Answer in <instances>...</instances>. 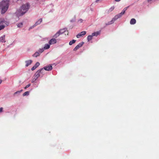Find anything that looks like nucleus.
Masks as SVG:
<instances>
[{
	"label": "nucleus",
	"instance_id": "obj_20",
	"mask_svg": "<svg viewBox=\"0 0 159 159\" xmlns=\"http://www.w3.org/2000/svg\"><path fill=\"white\" fill-rule=\"evenodd\" d=\"M23 25V24L22 23H20L18 24L17 25V26L18 27H22Z\"/></svg>",
	"mask_w": 159,
	"mask_h": 159
},
{
	"label": "nucleus",
	"instance_id": "obj_33",
	"mask_svg": "<svg viewBox=\"0 0 159 159\" xmlns=\"http://www.w3.org/2000/svg\"><path fill=\"white\" fill-rule=\"evenodd\" d=\"M87 39L88 41H89V35L88 36Z\"/></svg>",
	"mask_w": 159,
	"mask_h": 159
},
{
	"label": "nucleus",
	"instance_id": "obj_5",
	"mask_svg": "<svg viewBox=\"0 0 159 159\" xmlns=\"http://www.w3.org/2000/svg\"><path fill=\"white\" fill-rule=\"evenodd\" d=\"M86 33V32L85 31H83L76 35V37L78 38H80L81 37H83L84 35Z\"/></svg>",
	"mask_w": 159,
	"mask_h": 159
},
{
	"label": "nucleus",
	"instance_id": "obj_8",
	"mask_svg": "<svg viewBox=\"0 0 159 159\" xmlns=\"http://www.w3.org/2000/svg\"><path fill=\"white\" fill-rule=\"evenodd\" d=\"M44 70L47 71H50L52 69V66L51 65H50L48 66H45L43 67Z\"/></svg>",
	"mask_w": 159,
	"mask_h": 159
},
{
	"label": "nucleus",
	"instance_id": "obj_15",
	"mask_svg": "<svg viewBox=\"0 0 159 159\" xmlns=\"http://www.w3.org/2000/svg\"><path fill=\"white\" fill-rule=\"evenodd\" d=\"M50 45L48 44H45L44 47V49H47L49 48L50 47Z\"/></svg>",
	"mask_w": 159,
	"mask_h": 159
},
{
	"label": "nucleus",
	"instance_id": "obj_16",
	"mask_svg": "<svg viewBox=\"0 0 159 159\" xmlns=\"http://www.w3.org/2000/svg\"><path fill=\"white\" fill-rule=\"evenodd\" d=\"M60 35V34L58 31L54 35L53 37L55 38H57Z\"/></svg>",
	"mask_w": 159,
	"mask_h": 159
},
{
	"label": "nucleus",
	"instance_id": "obj_12",
	"mask_svg": "<svg viewBox=\"0 0 159 159\" xmlns=\"http://www.w3.org/2000/svg\"><path fill=\"white\" fill-rule=\"evenodd\" d=\"M67 30V29L66 28H64L63 29H61L58 31L59 33L60 34H62L63 33H65L66 30Z\"/></svg>",
	"mask_w": 159,
	"mask_h": 159
},
{
	"label": "nucleus",
	"instance_id": "obj_30",
	"mask_svg": "<svg viewBox=\"0 0 159 159\" xmlns=\"http://www.w3.org/2000/svg\"><path fill=\"white\" fill-rule=\"evenodd\" d=\"M129 7V6H128L127 7H125L124 9V10H125V11L127 10V9Z\"/></svg>",
	"mask_w": 159,
	"mask_h": 159
},
{
	"label": "nucleus",
	"instance_id": "obj_22",
	"mask_svg": "<svg viewBox=\"0 0 159 159\" xmlns=\"http://www.w3.org/2000/svg\"><path fill=\"white\" fill-rule=\"evenodd\" d=\"M83 20L82 19H80L78 21V23H80L83 22Z\"/></svg>",
	"mask_w": 159,
	"mask_h": 159
},
{
	"label": "nucleus",
	"instance_id": "obj_32",
	"mask_svg": "<svg viewBox=\"0 0 159 159\" xmlns=\"http://www.w3.org/2000/svg\"><path fill=\"white\" fill-rule=\"evenodd\" d=\"M2 110H3V108L2 107H1L0 108V112H2Z\"/></svg>",
	"mask_w": 159,
	"mask_h": 159
},
{
	"label": "nucleus",
	"instance_id": "obj_1",
	"mask_svg": "<svg viewBox=\"0 0 159 159\" xmlns=\"http://www.w3.org/2000/svg\"><path fill=\"white\" fill-rule=\"evenodd\" d=\"M10 0H3L0 2V8L1 9V13L3 14L7 11L9 4Z\"/></svg>",
	"mask_w": 159,
	"mask_h": 159
},
{
	"label": "nucleus",
	"instance_id": "obj_24",
	"mask_svg": "<svg viewBox=\"0 0 159 159\" xmlns=\"http://www.w3.org/2000/svg\"><path fill=\"white\" fill-rule=\"evenodd\" d=\"M22 91V90H20V91H17V92H15L14 93V95H15V94H16L17 93H20Z\"/></svg>",
	"mask_w": 159,
	"mask_h": 159
},
{
	"label": "nucleus",
	"instance_id": "obj_26",
	"mask_svg": "<svg viewBox=\"0 0 159 159\" xmlns=\"http://www.w3.org/2000/svg\"><path fill=\"white\" fill-rule=\"evenodd\" d=\"M30 86V84H28L25 87V89H27V88H28Z\"/></svg>",
	"mask_w": 159,
	"mask_h": 159
},
{
	"label": "nucleus",
	"instance_id": "obj_14",
	"mask_svg": "<svg viewBox=\"0 0 159 159\" xmlns=\"http://www.w3.org/2000/svg\"><path fill=\"white\" fill-rule=\"evenodd\" d=\"M5 35H3V36L0 37V42H5Z\"/></svg>",
	"mask_w": 159,
	"mask_h": 159
},
{
	"label": "nucleus",
	"instance_id": "obj_27",
	"mask_svg": "<svg viewBox=\"0 0 159 159\" xmlns=\"http://www.w3.org/2000/svg\"><path fill=\"white\" fill-rule=\"evenodd\" d=\"M44 50H43V48L42 49H40L39 50V52H40V53H42V52H43V51Z\"/></svg>",
	"mask_w": 159,
	"mask_h": 159
},
{
	"label": "nucleus",
	"instance_id": "obj_19",
	"mask_svg": "<svg viewBox=\"0 0 159 159\" xmlns=\"http://www.w3.org/2000/svg\"><path fill=\"white\" fill-rule=\"evenodd\" d=\"M29 94V91H26L23 94V96H25L28 95Z\"/></svg>",
	"mask_w": 159,
	"mask_h": 159
},
{
	"label": "nucleus",
	"instance_id": "obj_34",
	"mask_svg": "<svg viewBox=\"0 0 159 159\" xmlns=\"http://www.w3.org/2000/svg\"><path fill=\"white\" fill-rule=\"evenodd\" d=\"M116 2H119L121 0H115Z\"/></svg>",
	"mask_w": 159,
	"mask_h": 159
},
{
	"label": "nucleus",
	"instance_id": "obj_25",
	"mask_svg": "<svg viewBox=\"0 0 159 159\" xmlns=\"http://www.w3.org/2000/svg\"><path fill=\"white\" fill-rule=\"evenodd\" d=\"M5 21L2 20L1 19H0V24H3L4 23Z\"/></svg>",
	"mask_w": 159,
	"mask_h": 159
},
{
	"label": "nucleus",
	"instance_id": "obj_31",
	"mask_svg": "<svg viewBox=\"0 0 159 159\" xmlns=\"http://www.w3.org/2000/svg\"><path fill=\"white\" fill-rule=\"evenodd\" d=\"M114 7H111V8L110 9V10L111 11H112L114 9Z\"/></svg>",
	"mask_w": 159,
	"mask_h": 159
},
{
	"label": "nucleus",
	"instance_id": "obj_9",
	"mask_svg": "<svg viewBox=\"0 0 159 159\" xmlns=\"http://www.w3.org/2000/svg\"><path fill=\"white\" fill-rule=\"evenodd\" d=\"M42 21V19H39L37 21L35 24H34V26H33L31 27L30 29H32L34 27L36 26V25H38L40 24L41 22Z\"/></svg>",
	"mask_w": 159,
	"mask_h": 159
},
{
	"label": "nucleus",
	"instance_id": "obj_7",
	"mask_svg": "<svg viewBox=\"0 0 159 159\" xmlns=\"http://www.w3.org/2000/svg\"><path fill=\"white\" fill-rule=\"evenodd\" d=\"M100 31H97L92 33L91 35H90V40L92 39V37L94 36H97L98 35L100 34Z\"/></svg>",
	"mask_w": 159,
	"mask_h": 159
},
{
	"label": "nucleus",
	"instance_id": "obj_35",
	"mask_svg": "<svg viewBox=\"0 0 159 159\" xmlns=\"http://www.w3.org/2000/svg\"><path fill=\"white\" fill-rule=\"evenodd\" d=\"M148 0V2H149L150 1H152V0Z\"/></svg>",
	"mask_w": 159,
	"mask_h": 159
},
{
	"label": "nucleus",
	"instance_id": "obj_17",
	"mask_svg": "<svg viewBox=\"0 0 159 159\" xmlns=\"http://www.w3.org/2000/svg\"><path fill=\"white\" fill-rule=\"evenodd\" d=\"M39 55L40 54L39 52H36L33 55V56L35 57H37L38 56H39Z\"/></svg>",
	"mask_w": 159,
	"mask_h": 159
},
{
	"label": "nucleus",
	"instance_id": "obj_11",
	"mask_svg": "<svg viewBox=\"0 0 159 159\" xmlns=\"http://www.w3.org/2000/svg\"><path fill=\"white\" fill-rule=\"evenodd\" d=\"M32 62V61L31 60H28L25 61L26 63L25 66L26 67L30 65Z\"/></svg>",
	"mask_w": 159,
	"mask_h": 159
},
{
	"label": "nucleus",
	"instance_id": "obj_21",
	"mask_svg": "<svg viewBox=\"0 0 159 159\" xmlns=\"http://www.w3.org/2000/svg\"><path fill=\"white\" fill-rule=\"evenodd\" d=\"M5 27V26L4 25H0V30H3Z\"/></svg>",
	"mask_w": 159,
	"mask_h": 159
},
{
	"label": "nucleus",
	"instance_id": "obj_3",
	"mask_svg": "<svg viewBox=\"0 0 159 159\" xmlns=\"http://www.w3.org/2000/svg\"><path fill=\"white\" fill-rule=\"evenodd\" d=\"M44 70L43 68L38 70L35 73L33 80L35 81L40 76H42L44 74Z\"/></svg>",
	"mask_w": 159,
	"mask_h": 159
},
{
	"label": "nucleus",
	"instance_id": "obj_18",
	"mask_svg": "<svg viewBox=\"0 0 159 159\" xmlns=\"http://www.w3.org/2000/svg\"><path fill=\"white\" fill-rule=\"evenodd\" d=\"M76 41V40L74 39H73L72 41H70V42L69 43V45H72V44L75 43V42Z\"/></svg>",
	"mask_w": 159,
	"mask_h": 159
},
{
	"label": "nucleus",
	"instance_id": "obj_36",
	"mask_svg": "<svg viewBox=\"0 0 159 159\" xmlns=\"http://www.w3.org/2000/svg\"><path fill=\"white\" fill-rule=\"evenodd\" d=\"M2 82V80H0V84H1Z\"/></svg>",
	"mask_w": 159,
	"mask_h": 159
},
{
	"label": "nucleus",
	"instance_id": "obj_2",
	"mask_svg": "<svg viewBox=\"0 0 159 159\" xmlns=\"http://www.w3.org/2000/svg\"><path fill=\"white\" fill-rule=\"evenodd\" d=\"M29 7V5L28 3L23 5L16 12L17 15L18 16H20L24 15L27 11Z\"/></svg>",
	"mask_w": 159,
	"mask_h": 159
},
{
	"label": "nucleus",
	"instance_id": "obj_28",
	"mask_svg": "<svg viewBox=\"0 0 159 159\" xmlns=\"http://www.w3.org/2000/svg\"><path fill=\"white\" fill-rule=\"evenodd\" d=\"M36 67L35 66H34L31 68V70H35L36 68Z\"/></svg>",
	"mask_w": 159,
	"mask_h": 159
},
{
	"label": "nucleus",
	"instance_id": "obj_4",
	"mask_svg": "<svg viewBox=\"0 0 159 159\" xmlns=\"http://www.w3.org/2000/svg\"><path fill=\"white\" fill-rule=\"evenodd\" d=\"M125 11L123 10L120 13L116 15L115 17L112 19L108 23V25H110L114 23V21L116 20H117L118 18L120 17L123 14H124L125 12Z\"/></svg>",
	"mask_w": 159,
	"mask_h": 159
},
{
	"label": "nucleus",
	"instance_id": "obj_23",
	"mask_svg": "<svg viewBox=\"0 0 159 159\" xmlns=\"http://www.w3.org/2000/svg\"><path fill=\"white\" fill-rule=\"evenodd\" d=\"M40 65V63L39 62H37L34 65L37 68Z\"/></svg>",
	"mask_w": 159,
	"mask_h": 159
},
{
	"label": "nucleus",
	"instance_id": "obj_10",
	"mask_svg": "<svg viewBox=\"0 0 159 159\" xmlns=\"http://www.w3.org/2000/svg\"><path fill=\"white\" fill-rule=\"evenodd\" d=\"M57 43V40L55 39H51L49 42V44L50 45L54 44Z\"/></svg>",
	"mask_w": 159,
	"mask_h": 159
},
{
	"label": "nucleus",
	"instance_id": "obj_6",
	"mask_svg": "<svg viewBox=\"0 0 159 159\" xmlns=\"http://www.w3.org/2000/svg\"><path fill=\"white\" fill-rule=\"evenodd\" d=\"M84 43L83 42H82L80 43H79L78 45H77L75 47L74 49V51H76L78 50L83 45Z\"/></svg>",
	"mask_w": 159,
	"mask_h": 159
},
{
	"label": "nucleus",
	"instance_id": "obj_37",
	"mask_svg": "<svg viewBox=\"0 0 159 159\" xmlns=\"http://www.w3.org/2000/svg\"><path fill=\"white\" fill-rule=\"evenodd\" d=\"M93 9H92V8H91V11H93Z\"/></svg>",
	"mask_w": 159,
	"mask_h": 159
},
{
	"label": "nucleus",
	"instance_id": "obj_29",
	"mask_svg": "<svg viewBox=\"0 0 159 159\" xmlns=\"http://www.w3.org/2000/svg\"><path fill=\"white\" fill-rule=\"evenodd\" d=\"M129 7V6H128L127 7H125L124 9V10H125V11L127 10V9Z\"/></svg>",
	"mask_w": 159,
	"mask_h": 159
},
{
	"label": "nucleus",
	"instance_id": "obj_13",
	"mask_svg": "<svg viewBox=\"0 0 159 159\" xmlns=\"http://www.w3.org/2000/svg\"><path fill=\"white\" fill-rule=\"evenodd\" d=\"M136 20L134 18L132 19L130 21V23L131 25H134L136 23Z\"/></svg>",
	"mask_w": 159,
	"mask_h": 159
}]
</instances>
